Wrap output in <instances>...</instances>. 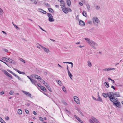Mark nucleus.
<instances>
[{
	"instance_id": "38",
	"label": "nucleus",
	"mask_w": 123,
	"mask_h": 123,
	"mask_svg": "<svg viewBox=\"0 0 123 123\" xmlns=\"http://www.w3.org/2000/svg\"><path fill=\"white\" fill-rule=\"evenodd\" d=\"M36 79H37L38 80H40L41 79V78L38 75H36Z\"/></svg>"
},
{
	"instance_id": "6",
	"label": "nucleus",
	"mask_w": 123,
	"mask_h": 123,
	"mask_svg": "<svg viewBox=\"0 0 123 123\" xmlns=\"http://www.w3.org/2000/svg\"><path fill=\"white\" fill-rule=\"evenodd\" d=\"M110 100L111 101L113 102V103H115L117 101V98L114 97L111 98H109Z\"/></svg>"
},
{
	"instance_id": "25",
	"label": "nucleus",
	"mask_w": 123,
	"mask_h": 123,
	"mask_svg": "<svg viewBox=\"0 0 123 123\" xmlns=\"http://www.w3.org/2000/svg\"><path fill=\"white\" fill-rule=\"evenodd\" d=\"M63 63H68L71 64V68H72L73 65V63L72 62H63Z\"/></svg>"
},
{
	"instance_id": "26",
	"label": "nucleus",
	"mask_w": 123,
	"mask_h": 123,
	"mask_svg": "<svg viewBox=\"0 0 123 123\" xmlns=\"http://www.w3.org/2000/svg\"><path fill=\"white\" fill-rule=\"evenodd\" d=\"M67 3L68 6H69L71 5V1L70 0H67Z\"/></svg>"
},
{
	"instance_id": "57",
	"label": "nucleus",
	"mask_w": 123,
	"mask_h": 123,
	"mask_svg": "<svg viewBox=\"0 0 123 123\" xmlns=\"http://www.w3.org/2000/svg\"><path fill=\"white\" fill-rule=\"evenodd\" d=\"M92 98L94 100L96 101H97V99H96V98H95V97H93V96H92Z\"/></svg>"
},
{
	"instance_id": "35",
	"label": "nucleus",
	"mask_w": 123,
	"mask_h": 123,
	"mask_svg": "<svg viewBox=\"0 0 123 123\" xmlns=\"http://www.w3.org/2000/svg\"><path fill=\"white\" fill-rule=\"evenodd\" d=\"M82 14L83 15L85 16L86 17L87 16V14L86 12L85 11H84L82 13Z\"/></svg>"
},
{
	"instance_id": "51",
	"label": "nucleus",
	"mask_w": 123,
	"mask_h": 123,
	"mask_svg": "<svg viewBox=\"0 0 123 123\" xmlns=\"http://www.w3.org/2000/svg\"><path fill=\"white\" fill-rule=\"evenodd\" d=\"M39 120H40V121H43V119L41 117H40L39 118Z\"/></svg>"
},
{
	"instance_id": "11",
	"label": "nucleus",
	"mask_w": 123,
	"mask_h": 123,
	"mask_svg": "<svg viewBox=\"0 0 123 123\" xmlns=\"http://www.w3.org/2000/svg\"><path fill=\"white\" fill-rule=\"evenodd\" d=\"M115 69L114 68H109L104 69L103 70V71H109L112 70H115Z\"/></svg>"
},
{
	"instance_id": "45",
	"label": "nucleus",
	"mask_w": 123,
	"mask_h": 123,
	"mask_svg": "<svg viewBox=\"0 0 123 123\" xmlns=\"http://www.w3.org/2000/svg\"><path fill=\"white\" fill-rule=\"evenodd\" d=\"M16 77L17 78H18V79L20 80H21V78L19 77L18 76H17L16 74H15V75L14 76Z\"/></svg>"
},
{
	"instance_id": "18",
	"label": "nucleus",
	"mask_w": 123,
	"mask_h": 123,
	"mask_svg": "<svg viewBox=\"0 0 123 123\" xmlns=\"http://www.w3.org/2000/svg\"><path fill=\"white\" fill-rule=\"evenodd\" d=\"M98 98L97 99V100L98 101H100V102H102V99L100 98L99 95V92H98Z\"/></svg>"
},
{
	"instance_id": "5",
	"label": "nucleus",
	"mask_w": 123,
	"mask_h": 123,
	"mask_svg": "<svg viewBox=\"0 0 123 123\" xmlns=\"http://www.w3.org/2000/svg\"><path fill=\"white\" fill-rule=\"evenodd\" d=\"M39 45L42 48V49L44 50L46 52L48 53L49 52V50L48 48L44 47L43 46H42L40 44H39Z\"/></svg>"
},
{
	"instance_id": "7",
	"label": "nucleus",
	"mask_w": 123,
	"mask_h": 123,
	"mask_svg": "<svg viewBox=\"0 0 123 123\" xmlns=\"http://www.w3.org/2000/svg\"><path fill=\"white\" fill-rule=\"evenodd\" d=\"M74 99L75 101L78 104H80V101L79 98L76 96L74 97Z\"/></svg>"
},
{
	"instance_id": "56",
	"label": "nucleus",
	"mask_w": 123,
	"mask_h": 123,
	"mask_svg": "<svg viewBox=\"0 0 123 123\" xmlns=\"http://www.w3.org/2000/svg\"><path fill=\"white\" fill-rule=\"evenodd\" d=\"M25 112L27 113V114H28L29 113V111H28L27 110V109H26L25 110Z\"/></svg>"
},
{
	"instance_id": "34",
	"label": "nucleus",
	"mask_w": 123,
	"mask_h": 123,
	"mask_svg": "<svg viewBox=\"0 0 123 123\" xmlns=\"http://www.w3.org/2000/svg\"><path fill=\"white\" fill-rule=\"evenodd\" d=\"M68 73L69 76L71 79V77L72 76V75L71 73L69 71H68Z\"/></svg>"
},
{
	"instance_id": "21",
	"label": "nucleus",
	"mask_w": 123,
	"mask_h": 123,
	"mask_svg": "<svg viewBox=\"0 0 123 123\" xmlns=\"http://www.w3.org/2000/svg\"><path fill=\"white\" fill-rule=\"evenodd\" d=\"M46 85L45 86L46 87L48 88V90L50 92H52V90L51 89H50L49 86L48 85L47 83H46Z\"/></svg>"
},
{
	"instance_id": "30",
	"label": "nucleus",
	"mask_w": 123,
	"mask_h": 123,
	"mask_svg": "<svg viewBox=\"0 0 123 123\" xmlns=\"http://www.w3.org/2000/svg\"><path fill=\"white\" fill-rule=\"evenodd\" d=\"M17 112H18V113L19 114H20V115L22 113V110L20 109H19L18 110Z\"/></svg>"
},
{
	"instance_id": "39",
	"label": "nucleus",
	"mask_w": 123,
	"mask_h": 123,
	"mask_svg": "<svg viewBox=\"0 0 123 123\" xmlns=\"http://www.w3.org/2000/svg\"><path fill=\"white\" fill-rule=\"evenodd\" d=\"M39 81L42 83H43V82H44V83L45 82L46 84L47 83L46 82H45L44 81L43 79H42L41 78L40 79V80H39Z\"/></svg>"
},
{
	"instance_id": "41",
	"label": "nucleus",
	"mask_w": 123,
	"mask_h": 123,
	"mask_svg": "<svg viewBox=\"0 0 123 123\" xmlns=\"http://www.w3.org/2000/svg\"><path fill=\"white\" fill-rule=\"evenodd\" d=\"M7 70L10 73H11L14 76L15 75V74H15L14 73H13V72H12V71H10V70Z\"/></svg>"
},
{
	"instance_id": "43",
	"label": "nucleus",
	"mask_w": 123,
	"mask_h": 123,
	"mask_svg": "<svg viewBox=\"0 0 123 123\" xmlns=\"http://www.w3.org/2000/svg\"><path fill=\"white\" fill-rule=\"evenodd\" d=\"M62 102L63 104H64L66 106H67V105L68 104L67 103L64 101H62Z\"/></svg>"
},
{
	"instance_id": "27",
	"label": "nucleus",
	"mask_w": 123,
	"mask_h": 123,
	"mask_svg": "<svg viewBox=\"0 0 123 123\" xmlns=\"http://www.w3.org/2000/svg\"><path fill=\"white\" fill-rule=\"evenodd\" d=\"M87 65L89 67H91L92 66V64L89 61H88L87 62Z\"/></svg>"
},
{
	"instance_id": "61",
	"label": "nucleus",
	"mask_w": 123,
	"mask_h": 123,
	"mask_svg": "<svg viewBox=\"0 0 123 123\" xmlns=\"http://www.w3.org/2000/svg\"><path fill=\"white\" fill-rule=\"evenodd\" d=\"M37 85L39 87H41V85L40 83H38Z\"/></svg>"
},
{
	"instance_id": "1",
	"label": "nucleus",
	"mask_w": 123,
	"mask_h": 123,
	"mask_svg": "<svg viewBox=\"0 0 123 123\" xmlns=\"http://www.w3.org/2000/svg\"><path fill=\"white\" fill-rule=\"evenodd\" d=\"M89 45L93 49H96V47L98 46V44L96 42L92 41L91 40L89 43Z\"/></svg>"
},
{
	"instance_id": "40",
	"label": "nucleus",
	"mask_w": 123,
	"mask_h": 123,
	"mask_svg": "<svg viewBox=\"0 0 123 123\" xmlns=\"http://www.w3.org/2000/svg\"><path fill=\"white\" fill-rule=\"evenodd\" d=\"M62 89L63 91H64V92L65 93H66L67 92L66 91V90L65 87L64 86H63V87Z\"/></svg>"
},
{
	"instance_id": "17",
	"label": "nucleus",
	"mask_w": 123,
	"mask_h": 123,
	"mask_svg": "<svg viewBox=\"0 0 123 123\" xmlns=\"http://www.w3.org/2000/svg\"><path fill=\"white\" fill-rule=\"evenodd\" d=\"M79 25L81 26H83L85 25V23L82 20H80L79 22Z\"/></svg>"
},
{
	"instance_id": "50",
	"label": "nucleus",
	"mask_w": 123,
	"mask_h": 123,
	"mask_svg": "<svg viewBox=\"0 0 123 123\" xmlns=\"http://www.w3.org/2000/svg\"><path fill=\"white\" fill-rule=\"evenodd\" d=\"M45 5L47 6L50 7V5L48 3H46L45 4Z\"/></svg>"
},
{
	"instance_id": "14",
	"label": "nucleus",
	"mask_w": 123,
	"mask_h": 123,
	"mask_svg": "<svg viewBox=\"0 0 123 123\" xmlns=\"http://www.w3.org/2000/svg\"><path fill=\"white\" fill-rule=\"evenodd\" d=\"M14 69L20 74L23 75H24L25 74V73L20 71L14 68Z\"/></svg>"
},
{
	"instance_id": "12",
	"label": "nucleus",
	"mask_w": 123,
	"mask_h": 123,
	"mask_svg": "<svg viewBox=\"0 0 123 123\" xmlns=\"http://www.w3.org/2000/svg\"><path fill=\"white\" fill-rule=\"evenodd\" d=\"M114 105L118 107H120L121 106L120 103L119 101L117 102L116 103H114Z\"/></svg>"
},
{
	"instance_id": "23",
	"label": "nucleus",
	"mask_w": 123,
	"mask_h": 123,
	"mask_svg": "<svg viewBox=\"0 0 123 123\" xmlns=\"http://www.w3.org/2000/svg\"><path fill=\"white\" fill-rule=\"evenodd\" d=\"M63 12L65 14H67L68 13L67 9L66 8H64L62 9Z\"/></svg>"
},
{
	"instance_id": "63",
	"label": "nucleus",
	"mask_w": 123,
	"mask_h": 123,
	"mask_svg": "<svg viewBox=\"0 0 123 123\" xmlns=\"http://www.w3.org/2000/svg\"><path fill=\"white\" fill-rule=\"evenodd\" d=\"M2 32L4 34H7V33H6V32H5L4 31H2Z\"/></svg>"
},
{
	"instance_id": "62",
	"label": "nucleus",
	"mask_w": 123,
	"mask_h": 123,
	"mask_svg": "<svg viewBox=\"0 0 123 123\" xmlns=\"http://www.w3.org/2000/svg\"><path fill=\"white\" fill-rule=\"evenodd\" d=\"M27 78H28V79H29L30 80H31L32 79V78H30V77L29 76H27Z\"/></svg>"
},
{
	"instance_id": "59",
	"label": "nucleus",
	"mask_w": 123,
	"mask_h": 123,
	"mask_svg": "<svg viewBox=\"0 0 123 123\" xmlns=\"http://www.w3.org/2000/svg\"><path fill=\"white\" fill-rule=\"evenodd\" d=\"M80 43V42H78L76 43V44H79Z\"/></svg>"
},
{
	"instance_id": "10",
	"label": "nucleus",
	"mask_w": 123,
	"mask_h": 123,
	"mask_svg": "<svg viewBox=\"0 0 123 123\" xmlns=\"http://www.w3.org/2000/svg\"><path fill=\"white\" fill-rule=\"evenodd\" d=\"M22 92L25 94H26L27 96H28L31 98V95L29 92H28L25 91H22Z\"/></svg>"
},
{
	"instance_id": "46",
	"label": "nucleus",
	"mask_w": 123,
	"mask_h": 123,
	"mask_svg": "<svg viewBox=\"0 0 123 123\" xmlns=\"http://www.w3.org/2000/svg\"><path fill=\"white\" fill-rule=\"evenodd\" d=\"M95 8L97 10H98L99 9V8H100V7L99 6H95Z\"/></svg>"
},
{
	"instance_id": "54",
	"label": "nucleus",
	"mask_w": 123,
	"mask_h": 123,
	"mask_svg": "<svg viewBox=\"0 0 123 123\" xmlns=\"http://www.w3.org/2000/svg\"><path fill=\"white\" fill-rule=\"evenodd\" d=\"M89 121L91 123H95L94 122H93V121L91 119H90Z\"/></svg>"
},
{
	"instance_id": "53",
	"label": "nucleus",
	"mask_w": 123,
	"mask_h": 123,
	"mask_svg": "<svg viewBox=\"0 0 123 123\" xmlns=\"http://www.w3.org/2000/svg\"><path fill=\"white\" fill-rule=\"evenodd\" d=\"M13 25L17 29V28H18V29H19V28L17 26H16V25H15L13 23Z\"/></svg>"
},
{
	"instance_id": "31",
	"label": "nucleus",
	"mask_w": 123,
	"mask_h": 123,
	"mask_svg": "<svg viewBox=\"0 0 123 123\" xmlns=\"http://www.w3.org/2000/svg\"><path fill=\"white\" fill-rule=\"evenodd\" d=\"M104 84L105 85L107 88H108L109 87V85L108 83L105 82Z\"/></svg>"
},
{
	"instance_id": "24",
	"label": "nucleus",
	"mask_w": 123,
	"mask_h": 123,
	"mask_svg": "<svg viewBox=\"0 0 123 123\" xmlns=\"http://www.w3.org/2000/svg\"><path fill=\"white\" fill-rule=\"evenodd\" d=\"M56 82L60 86H62V83L60 80H56Z\"/></svg>"
},
{
	"instance_id": "44",
	"label": "nucleus",
	"mask_w": 123,
	"mask_h": 123,
	"mask_svg": "<svg viewBox=\"0 0 123 123\" xmlns=\"http://www.w3.org/2000/svg\"><path fill=\"white\" fill-rule=\"evenodd\" d=\"M87 6V8L88 10H90V7L89 5H86Z\"/></svg>"
},
{
	"instance_id": "28",
	"label": "nucleus",
	"mask_w": 123,
	"mask_h": 123,
	"mask_svg": "<svg viewBox=\"0 0 123 123\" xmlns=\"http://www.w3.org/2000/svg\"><path fill=\"white\" fill-rule=\"evenodd\" d=\"M48 10L51 13L53 12H54L53 10L51 8H48Z\"/></svg>"
},
{
	"instance_id": "16",
	"label": "nucleus",
	"mask_w": 123,
	"mask_h": 123,
	"mask_svg": "<svg viewBox=\"0 0 123 123\" xmlns=\"http://www.w3.org/2000/svg\"><path fill=\"white\" fill-rule=\"evenodd\" d=\"M60 5L63 8L64 7V3L63 1L62 0L60 1Z\"/></svg>"
},
{
	"instance_id": "60",
	"label": "nucleus",
	"mask_w": 123,
	"mask_h": 123,
	"mask_svg": "<svg viewBox=\"0 0 123 123\" xmlns=\"http://www.w3.org/2000/svg\"><path fill=\"white\" fill-rule=\"evenodd\" d=\"M79 15H77L76 17V18L77 19H78L79 20Z\"/></svg>"
},
{
	"instance_id": "20",
	"label": "nucleus",
	"mask_w": 123,
	"mask_h": 123,
	"mask_svg": "<svg viewBox=\"0 0 123 123\" xmlns=\"http://www.w3.org/2000/svg\"><path fill=\"white\" fill-rule=\"evenodd\" d=\"M114 97H120V96L119 94V93L117 92H115L114 93Z\"/></svg>"
},
{
	"instance_id": "8",
	"label": "nucleus",
	"mask_w": 123,
	"mask_h": 123,
	"mask_svg": "<svg viewBox=\"0 0 123 123\" xmlns=\"http://www.w3.org/2000/svg\"><path fill=\"white\" fill-rule=\"evenodd\" d=\"M3 72H4V74L5 75H7V76L10 77L12 79V77L11 76V75L8 72H7L5 70H3Z\"/></svg>"
},
{
	"instance_id": "13",
	"label": "nucleus",
	"mask_w": 123,
	"mask_h": 123,
	"mask_svg": "<svg viewBox=\"0 0 123 123\" xmlns=\"http://www.w3.org/2000/svg\"><path fill=\"white\" fill-rule=\"evenodd\" d=\"M93 120L94 122L96 123H99V122L97 119L94 117H92L91 118Z\"/></svg>"
},
{
	"instance_id": "58",
	"label": "nucleus",
	"mask_w": 123,
	"mask_h": 123,
	"mask_svg": "<svg viewBox=\"0 0 123 123\" xmlns=\"http://www.w3.org/2000/svg\"><path fill=\"white\" fill-rule=\"evenodd\" d=\"M33 114L35 115H37V113L35 111H33Z\"/></svg>"
},
{
	"instance_id": "42",
	"label": "nucleus",
	"mask_w": 123,
	"mask_h": 123,
	"mask_svg": "<svg viewBox=\"0 0 123 123\" xmlns=\"http://www.w3.org/2000/svg\"><path fill=\"white\" fill-rule=\"evenodd\" d=\"M20 60L21 62H23L24 63H25V61L23 60L22 58H20L19 59Z\"/></svg>"
},
{
	"instance_id": "47",
	"label": "nucleus",
	"mask_w": 123,
	"mask_h": 123,
	"mask_svg": "<svg viewBox=\"0 0 123 123\" xmlns=\"http://www.w3.org/2000/svg\"><path fill=\"white\" fill-rule=\"evenodd\" d=\"M13 93L14 92L12 91H11L9 92V94L11 95H13Z\"/></svg>"
},
{
	"instance_id": "64",
	"label": "nucleus",
	"mask_w": 123,
	"mask_h": 123,
	"mask_svg": "<svg viewBox=\"0 0 123 123\" xmlns=\"http://www.w3.org/2000/svg\"><path fill=\"white\" fill-rule=\"evenodd\" d=\"M111 88H113L114 90H115V88L113 86H112L111 87Z\"/></svg>"
},
{
	"instance_id": "37",
	"label": "nucleus",
	"mask_w": 123,
	"mask_h": 123,
	"mask_svg": "<svg viewBox=\"0 0 123 123\" xmlns=\"http://www.w3.org/2000/svg\"><path fill=\"white\" fill-rule=\"evenodd\" d=\"M31 77H32V78H36V74H32L31 76Z\"/></svg>"
},
{
	"instance_id": "4",
	"label": "nucleus",
	"mask_w": 123,
	"mask_h": 123,
	"mask_svg": "<svg viewBox=\"0 0 123 123\" xmlns=\"http://www.w3.org/2000/svg\"><path fill=\"white\" fill-rule=\"evenodd\" d=\"M47 15L49 17V20L51 22H53L54 21V19L53 18V17L52 15L50 13H47Z\"/></svg>"
},
{
	"instance_id": "33",
	"label": "nucleus",
	"mask_w": 123,
	"mask_h": 123,
	"mask_svg": "<svg viewBox=\"0 0 123 123\" xmlns=\"http://www.w3.org/2000/svg\"><path fill=\"white\" fill-rule=\"evenodd\" d=\"M84 39L86 40V41L88 42V43L89 44V42L91 41V40H90L89 38H85Z\"/></svg>"
},
{
	"instance_id": "55",
	"label": "nucleus",
	"mask_w": 123,
	"mask_h": 123,
	"mask_svg": "<svg viewBox=\"0 0 123 123\" xmlns=\"http://www.w3.org/2000/svg\"><path fill=\"white\" fill-rule=\"evenodd\" d=\"M4 94V92L3 91H2L0 93L1 95H2Z\"/></svg>"
},
{
	"instance_id": "48",
	"label": "nucleus",
	"mask_w": 123,
	"mask_h": 123,
	"mask_svg": "<svg viewBox=\"0 0 123 123\" xmlns=\"http://www.w3.org/2000/svg\"><path fill=\"white\" fill-rule=\"evenodd\" d=\"M108 79L109 80H110L111 81H112L113 82V83H114L115 82L114 81V80L110 78V77L108 78Z\"/></svg>"
},
{
	"instance_id": "9",
	"label": "nucleus",
	"mask_w": 123,
	"mask_h": 123,
	"mask_svg": "<svg viewBox=\"0 0 123 123\" xmlns=\"http://www.w3.org/2000/svg\"><path fill=\"white\" fill-rule=\"evenodd\" d=\"M108 96L109 98L113 97H114V93L113 92H109L108 93Z\"/></svg>"
},
{
	"instance_id": "15",
	"label": "nucleus",
	"mask_w": 123,
	"mask_h": 123,
	"mask_svg": "<svg viewBox=\"0 0 123 123\" xmlns=\"http://www.w3.org/2000/svg\"><path fill=\"white\" fill-rule=\"evenodd\" d=\"M75 117L80 123H84L76 115H74Z\"/></svg>"
},
{
	"instance_id": "19",
	"label": "nucleus",
	"mask_w": 123,
	"mask_h": 123,
	"mask_svg": "<svg viewBox=\"0 0 123 123\" xmlns=\"http://www.w3.org/2000/svg\"><path fill=\"white\" fill-rule=\"evenodd\" d=\"M30 81L32 84L35 85H36V84H37V82L35 80L32 79L30 80Z\"/></svg>"
},
{
	"instance_id": "49",
	"label": "nucleus",
	"mask_w": 123,
	"mask_h": 123,
	"mask_svg": "<svg viewBox=\"0 0 123 123\" xmlns=\"http://www.w3.org/2000/svg\"><path fill=\"white\" fill-rule=\"evenodd\" d=\"M39 27L40 28L42 31L46 32V31L44 29H43L41 27H40V26H39Z\"/></svg>"
},
{
	"instance_id": "2",
	"label": "nucleus",
	"mask_w": 123,
	"mask_h": 123,
	"mask_svg": "<svg viewBox=\"0 0 123 123\" xmlns=\"http://www.w3.org/2000/svg\"><path fill=\"white\" fill-rule=\"evenodd\" d=\"M1 59L4 61H5L10 63H12L15 64L16 63V62L14 61L10 58L5 57H2V58Z\"/></svg>"
},
{
	"instance_id": "3",
	"label": "nucleus",
	"mask_w": 123,
	"mask_h": 123,
	"mask_svg": "<svg viewBox=\"0 0 123 123\" xmlns=\"http://www.w3.org/2000/svg\"><path fill=\"white\" fill-rule=\"evenodd\" d=\"M93 21L94 25L95 26H98V24L100 22V21L98 18L95 17L93 18Z\"/></svg>"
},
{
	"instance_id": "22",
	"label": "nucleus",
	"mask_w": 123,
	"mask_h": 123,
	"mask_svg": "<svg viewBox=\"0 0 123 123\" xmlns=\"http://www.w3.org/2000/svg\"><path fill=\"white\" fill-rule=\"evenodd\" d=\"M39 9L40 12H41L42 13L44 14H45L46 13V11L41 9Z\"/></svg>"
},
{
	"instance_id": "52",
	"label": "nucleus",
	"mask_w": 123,
	"mask_h": 123,
	"mask_svg": "<svg viewBox=\"0 0 123 123\" xmlns=\"http://www.w3.org/2000/svg\"><path fill=\"white\" fill-rule=\"evenodd\" d=\"M5 119L7 120H8L9 119V117L7 116L5 117Z\"/></svg>"
},
{
	"instance_id": "36",
	"label": "nucleus",
	"mask_w": 123,
	"mask_h": 123,
	"mask_svg": "<svg viewBox=\"0 0 123 123\" xmlns=\"http://www.w3.org/2000/svg\"><path fill=\"white\" fill-rule=\"evenodd\" d=\"M3 13V11L2 10L1 8H0V15L2 16V14Z\"/></svg>"
},
{
	"instance_id": "32",
	"label": "nucleus",
	"mask_w": 123,
	"mask_h": 123,
	"mask_svg": "<svg viewBox=\"0 0 123 123\" xmlns=\"http://www.w3.org/2000/svg\"><path fill=\"white\" fill-rule=\"evenodd\" d=\"M102 95L105 98H106L107 97L108 95V93L107 94H106L105 93H103L102 94Z\"/></svg>"
},
{
	"instance_id": "29",
	"label": "nucleus",
	"mask_w": 123,
	"mask_h": 123,
	"mask_svg": "<svg viewBox=\"0 0 123 123\" xmlns=\"http://www.w3.org/2000/svg\"><path fill=\"white\" fill-rule=\"evenodd\" d=\"M40 88H41V89L43 91H45V92L46 91V90L45 88L43 86H41Z\"/></svg>"
}]
</instances>
